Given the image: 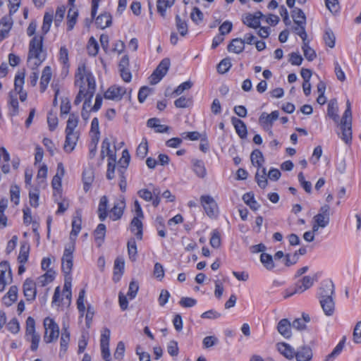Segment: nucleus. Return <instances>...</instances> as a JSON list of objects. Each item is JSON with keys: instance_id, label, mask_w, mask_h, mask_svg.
<instances>
[{"instance_id": "1", "label": "nucleus", "mask_w": 361, "mask_h": 361, "mask_svg": "<svg viewBox=\"0 0 361 361\" xmlns=\"http://www.w3.org/2000/svg\"><path fill=\"white\" fill-rule=\"evenodd\" d=\"M45 59L46 53L43 51V37L35 36L29 43L28 66L35 71Z\"/></svg>"}, {"instance_id": "2", "label": "nucleus", "mask_w": 361, "mask_h": 361, "mask_svg": "<svg viewBox=\"0 0 361 361\" xmlns=\"http://www.w3.org/2000/svg\"><path fill=\"white\" fill-rule=\"evenodd\" d=\"M351 104L348 99L346 109L340 119V128L342 131L341 139L348 147L351 145L353 138Z\"/></svg>"}, {"instance_id": "3", "label": "nucleus", "mask_w": 361, "mask_h": 361, "mask_svg": "<svg viewBox=\"0 0 361 361\" xmlns=\"http://www.w3.org/2000/svg\"><path fill=\"white\" fill-rule=\"evenodd\" d=\"M85 80L87 87H96L95 79L92 73L87 69L85 63L79 64L75 74V85L79 88H85Z\"/></svg>"}, {"instance_id": "4", "label": "nucleus", "mask_w": 361, "mask_h": 361, "mask_svg": "<svg viewBox=\"0 0 361 361\" xmlns=\"http://www.w3.org/2000/svg\"><path fill=\"white\" fill-rule=\"evenodd\" d=\"M44 341L50 343L56 341L59 336V327L54 320L50 317L44 319Z\"/></svg>"}, {"instance_id": "5", "label": "nucleus", "mask_w": 361, "mask_h": 361, "mask_svg": "<svg viewBox=\"0 0 361 361\" xmlns=\"http://www.w3.org/2000/svg\"><path fill=\"white\" fill-rule=\"evenodd\" d=\"M74 250L75 245L73 243H70L65 247L63 255L61 259V269L65 275V277H67L71 273L73 265V253Z\"/></svg>"}, {"instance_id": "6", "label": "nucleus", "mask_w": 361, "mask_h": 361, "mask_svg": "<svg viewBox=\"0 0 361 361\" xmlns=\"http://www.w3.org/2000/svg\"><path fill=\"white\" fill-rule=\"evenodd\" d=\"M171 65L169 58H165L161 61L156 69L149 77V82L151 85L157 84L167 73Z\"/></svg>"}, {"instance_id": "7", "label": "nucleus", "mask_w": 361, "mask_h": 361, "mask_svg": "<svg viewBox=\"0 0 361 361\" xmlns=\"http://www.w3.org/2000/svg\"><path fill=\"white\" fill-rule=\"evenodd\" d=\"M329 216L330 207L329 205L325 204L320 208L319 212L314 217L315 224L312 227L313 231H317L319 227H326L329 224Z\"/></svg>"}, {"instance_id": "8", "label": "nucleus", "mask_w": 361, "mask_h": 361, "mask_svg": "<svg viewBox=\"0 0 361 361\" xmlns=\"http://www.w3.org/2000/svg\"><path fill=\"white\" fill-rule=\"evenodd\" d=\"M314 281L315 279L314 277H311L310 276H303L295 283L294 290L286 295L284 298H287L294 294L302 293L313 286Z\"/></svg>"}, {"instance_id": "9", "label": "nucleus", "mask_w": 361, "mask_h": 361, "mask_svg": "<svg viewBox=\"0 0 361 361\" xmlns=\"http://www.w3.org/2000/svg\"><path fill=\"white\" fill-rule=\"evenodd\" d=\"M200 202L208 216L212 218L217 215V204L212 197L210 195H202L200 197Z\"/></svg>"}, {"instance_id": "10", "label": "nucleus", "mask_w": 361, "mask_h": 361, "mask_svg": "<svg viewBox=\"0 0 361 361\" xmlns=\"http://www.w3.org/2000/svg\"><path fill=\"white\" fill-rule=\"evenodd\" d=\"M111 331L108 328H104L101 334L100 348L102 358L105 361H111V354L109 351V339Z\"/></svg>"}, {"instance_id": "11", "label": "nucleus", "mask_w": 361, "mask_h": 361, "mask_svg": "<svg viewBox=\"0 0 361 361\" xmlns=\"http://www.w3.org/2000/svg\"><path fill=\"white\" fill-rule=\"evenodd\" d=\"M279 113L278 111H274L270 114L263 112L259 118V123L264 130H270L274 122L279 118Z\"/></svg>"}, {"instance_id": "12", "label": "nucleus", "mask_w": 361, "mask_h": 361, "mask_svg": "<svg viewBox=\"0 0 361 361\" xmlns=\"http://www.w3.org/2000/svg\"><path fill=\"white\" fill-rule=\"evenodd\" d=\"M126 208V200L124 196H120L119 199L114 202L113 208L110 210V218L113 221H117L120 219L124 212Z\"/></svg>"}, {"instance_id": "13", "label": "nucleus", "mask_w": 361, "mask_h": 361, "mask_svg": "<svg viewBox=\"0 0 361 361\" xmlns=\"http://www.w3.org/2000/svg\"><path fill=\"white\" fill-rule=\"evenodd\" d=\"M126 92V90L124 87L111 86L104 93V98L110 100L120 101Z\"/></svg>"}, {"instance_id": "14", "label": "nucleus", "mask_w": 361, "mask_h": 361, "mask_svg": "<svg viewBox=\"0 0 361 361\" xmlns=\"http://www.w3.org/2000/svg\"><path fill=\"white\" fill-rule=\"evenodd\" d=\"M23 293L27 301H33L37 295L36 283L31 279H27L23 285Z\"/></svg>"}, {"instance_id": "15", "label": "nucleus", "mask_w": 361, "mask_h": 361, "mask_svg": "<svg viewBox=\"0 0 361 361\" xmlns=\"http://www.w3.org/2000/svg\"><path fill=\"white\" fill-rule=\"evenodd\" d=\"M334 293V285L330 280H324L321 283L320 287L317 291V298L322 299L332 297Z\"/></svg>"}, {"instance_id": "16", "label": "nucleus", "mask_w": 361, "mask_h": 361, "mask_svg": "<svg viewBox=\"0 0 361 361\" xmlns=\"http://www.w3.org/2000/svg\"><path fill=\"white\" fill-rule=\"evenodd\" d=\"M68 324H66L64 322L62 324V332L60 339V353L59 355L61 356V354H65L67 351L68 344L70 342V332L68 331Z\"/></svg>"}, {"instance_id": "17", "label": "nucleus", "mask_w": 361, "mask_h": 361, "mask_svg": "<svg viewBox=\"0 0 361 361\" xmlns=\"http://www.w3.org/2000/svg\"><path fill=\"white\" fill-rule=\"evenodd\" d=\"M79 135L77 132H66V140L63 149L67 152H72L77 143Z\"/></svg>"}, {"instance_id": "18", "label": "nucleus", "mask_w": 361, "mask_h": 361, "mask_svg": "<svg viewBox=\"0 0 361 361\" xmlns=\"http://www.w3.org/2000/svg\"><path fill=\"white\" fill-rule=\"evenodd\" d=\"M106 154L109 157L108 159V165H107V171H106V178L109 180H112L114 178V173L116 169V153L114 152L111 149L110 152L106 151Z\"/></svg>"}, {"instance_id": "19", "label": "nucleus", "mask_w": 361, "mask_h": 361, "mask_svg": "<svg viewBox=\"0 0 361 361\" xmlns=\"http://www.w3.org/2000/svg\"><path fill=\"white\" fill-rule=\"evenodd\" d=\"M297 361H310L312 358V351L310 347L303 345L295 351V355Z\"/></svg>"}, {"instance_id": "20", "label": "nucleus", "mask_w": 361, "mask_h": 361, "mask_svg": "<svg viewBox=\"0 0 361 361\" xmlns=\"http://www.w3.org/2000/svg\"><path fill=\"white\" fill-rule=\"evenodd\" d=\"M231 123L238 135L242 139L246 138L247 130L245 123L242 120L235 116L231 117Z\"/></svg>"}, {"instance_id": "21", "label": "nucleus", "mask_w": 361, "mask_h": 361, "mask_svg": "<svg viewBox=\"0 0 361 361\" xmlns=\"http://www.w3.org/2000/svg\"><path fill=\"white\" fill-rule=\"evenodd\" d=\"M321 307L326 316H331L335 311V302L332 297L319 299Z\"/></svg>"}, {"instance_id": "22", "label": "nucleus", "mask_w": 361, "mask_h": 361, "mask_svg": "<svg viewBox=\"0 0 361 361\" xmlns=\"http://www.w3.org/2000/svg\"><path fill=\"white\" fill-rule=\"evenodd\" d=\"M112 23V16L109 13H101L95 18V24L98 28L104 29Z\"/></svg>"}, {"instance_id": "23", "label": "nucleus", "mask_w": 361, "mask_h": 361, "mask_svg": "<svg viewBox=\"0 0 361 361\" xmlns=\"http://www.w3.org/2000/svg\"><path fill=\"white\" fill-rule=\"evenodd\" d=\"M291 324L288 319H282L277 326L279 333L286 338L291 336Z\"/></svg>"}, {"instance_id": "24", "label": "nucleus", "mask_w": 361, "mask_h": 361, "mask_svg": "<svg viewBox=\"0 0 361 361\" xmlns=\"http://www.w3.org/2000/svg\"><path fill=\"white\" fill-rule=\"evenodd\" d=\"M278 351L286 358L291 360L295 355V349L289 344L281 342L276 344Z\"/></svg>"}, {"instance_id": "25", "label": "nucleus", "mask_w": 361, "mask_h": 361, "mask_svg": "<svg viewBox=\"0 0 361 361\" xmlns=\"http://www.w3.org/2000/svg\"><path fill=\"white\" fill-rule=\"evenodd\" d=\"M141 217H133L130 223V230L133 233L138 240L142 238V229L143 225L142 223Z\"/></svg>"}, {"instance_id": "26", "label": "nucleus", "mask_w": 361, "mask_h": 361, "mask_svg": "<svg viewBox=\"0 0 361 361\" xmlns=\"http://www.w3.org/2000/svg\"><path fill=\"white\" fill-rule=\"evenodd\" d=\"M338 106L336 99H331L328 104L327 116L332 119L337 126H338Z\"/></svg>"}, {"instance_id": "27", "label": "nucleus", "mask_w": 361, "mask_h": 361, "mask_svg": "<svg viewBox=\"0 0 361 361\" xmlns=\"http://www.w3.org/2000/svg\"><path fill=\"white\" fill-rule=\"evenodd\" d=\"M65 170L62 163H59L57 166V173L54 176L51 180V185L54 190H59L61 188V179L64 176Z\"/></svg>"}, {"instance_id": "28", "label": "nucleus", "mask_w": 361, "mask_h": 361, "mask_svg": "<svg viewBox=\"0 0 361 361\" xmlns=\"http://www.w3.org/2000/svg\"><path fill=\"white\" fill-rule=\"evenodd\" d=\"M51 67L49 66H47L44 68L40 79V91L42 92H44L48 86V84L49 83L51 78Z\"/></svg>"}, {"instance_id": "29", "label": "nucleus", "mask_w": 361, "mask_h": 361, "mask_svg": "<svg viewBox=\"0 0 361 361\" xmlns=\"http://www.w3.org/2000/svg\"><path fill=\"white\" fill-rule=\"evenodd\" d=\"M125 262L122 257H117L114 261V281H118L124 272Z\"/></svg>"}, {"instance_id": "30", "label": "nucleus", "mask_w": 361, "mask_h": 361, "mask_svg": "<svg viewBox=\"0 0 361 361\" xmlns=\"http://www.w3.org/2000/svg\"><path fill=\"white\" fill-rule=\"evenodd\" d=\"M108 202L109 200L106 195L101 197L97 209L98 216L101 221H104L107 217Z\"/></svg>"}, {"instance_id": "31", "label": "nucleus", "mask_w": 361, "mask_h": 361, "mask_svg": "<svg viewBox=\"0 0 361 361\" xmlns=\"http://www.w3.org/2000/svg\"><path fill=\"white\" fill-rule=\"evenodd\" d=\"M78 11L75 6H71L67 15V30L71 31L73 29L77 23Z\"/></svg>"}, {"instance_id": "32", "label": "nucleus", "mask_w": 361, "mask_h": 361, "mask_svg": "<svg viewBox=\"0 0 361 361\" xmlns=\"http://www.w3.org/2000/svg\"><path fill=\"white\" fill-rule=\"evenodd\" d=\"M18 298V288L12 286L9 288L7 294L3 298L4 303L6 306H11Z\"/></svg>"}, {"instance_id": "33", "label": "nucleus", "mask_w": 361, "mask_h": 361, "mask_svg": "<svg viewBox=\"0 0 361 361\" xmlns=\"http://www.w3.org/2000/svg\"><path fill=\"white\" fill-rule=\"evenodd\" d=\"M245 49V40L240 38L233 39L228 45V51H232L235 54L241 53Z\"/></svg>"}, {"instance_id": "34", "label": "nucleus", "mask_w": 361, "mask_h": 361, "mask_svg": "<svg viewBox=\"0 0 361 361\" xmlns=\"http://www.w3.org/2000/svg\"><path fill=\"white\" fill-rule=\"evenodd\" d=\"M192 164L195 173L200 178H204L207 174L204 161L200 159H192Z\"/></svg>"}, {"instance_id": "35", "label": "nucleus", "mask_w": 361, "mask_h": 361, "mask_svg": "<svg viewBox=\"0 0 361 361\" xmlns=\"http://www.w3.org/2000/svg\"><path fill=\"white\" fill-rule=\"evenodd\" d=\"M55 279V271L53 269H49L45 274L40 276L37 279V284L44 287L52 282Z\"/></svg>"}, {"instance_id": "36", "label": "nucleus", "mask_w": 361, "mask_h": 361, "mask_svg": "<svg viewBox=\"0 0 361 361\" xmlns=\"http://www.w3.org/2000/svg\"><path fill=\"white\" fill-rule=\"evenodd\" d=\"M250 159L252 165L260 169L262 167V164L264 161V158L262 152L259 149H255L250 155Z\"/></svg>"}, {"instance_id": "37", "label": "nucleus", "mask_w": 361, "mask_h": 361, "mask_svg": "<svg viewBox=\"0 0 361 361\" xmlns=\"http://www.w3.org/2000/svg\"><path fill=\"white\" fill-rule=\"evenodd\" d=\"M30 245L27 243H21L20 252L18 257V262L20 264H25L29 257Z\"/></svg>"}, {"instance_id": "38", "label": "nucleus", "mask_w": 361, "mask_h": 361, "mask_svg": "<svg viewBox=\"0 0 361 361\" xmlns=\"http://www.w3.org/2000/svg\"><path fill=\"white\" fill-rule=\"evenodd\" d=\"M130 156L128 149L122 152V157L118 161V170L126 171L129 165Z\"/></svg>"}, {"instance_id": "39", "label": "nucleus", "mask_w": 361, "mask_h": 361, "mask_svg": "<svg viewBox=\"0 0 361 361\" xmlns=\"http://www.w3.org/2000/svg\"><path fill=\"white\" fill-rule=\"evenodd\" d=\"M176 26L181 36L184 37L188 34V27L187 22L183 20L179 15L176 16Z\"/></svg>"}, {"instance_id": "40", "label": "nucleus", "mask_w": 361, "mask_h": 361, "mask_svg": "<svg viewBox=\"0 0 361 361\" xmlns=\"http://www.w3.org/2000/svg\"><path fill=\"white\" fill-rule=\"evenodd\" d=\"M90 133L92 135V142H98L99 140V120L97 118H94L91 123Z\"/></svg>"}, {"instance_id": "41", "label": "nucleus", "mask_w": 361, "mask_h": 361, "mask_svg": "<svg viewBox=\"0 0 361 361\" xmlns=\"http://www.w3.org/2000/svg\"><path fill=\"white\" fill-rule=\"evenodd\" d=\"M78 116L75 113L70 114L65 132H74L75 128L78 126Z\"/></svg>"}, {"instance_id": "42", "label": "nucleus", "mask_w": 361, "mask_h": 361, "mask_svg": "<svg viewBox=\"0 0 361 361\" xmlns=\"http://www.w3.org/2000/svg\"><path fill=\"white\" fill-rule=\"evenodd\" d=\"M82 220L80 216H75L72 221V230L70 233V238H75L81 230Z\"/></svg>"}, {"instance_id": "43", "label": "nucleus", "mask_w": 361, "mask_h": 361, "mask_svg": "<svg viewBox=\"0 0 361 361\" xmlns=\"http://www.w3.org/2000/svg\"><path fill=\"white\" fill-rule=\"evenodd\" d=\"M260 174V169H257V171L255 175V180L257 183V185L261 188H265L267 185V179L266 178L267 171L265 168H262Z\"/></svg>"}, {"instance_id": "44", "label": "nucleus", "mask_w": 361, "mask_h": 361, "mask_svg": "<svg viewBox=\"0 0 361 361\" xmlns=\"http://www.w3.org/2000/svg\"><path fill=\"white\" fill-rule=\"evenodd\" d=\"M243 22L245 25L252 28H257L260 27V21L258 20V18L252 16V14H247L243 20Z\"/></svg>"}, {"instance_id": "45", "label": "nucleus", "mask_w": 361, "mask_h": 361, "mask_svg": "<svg viewBox=\"0 0 361 361\" xmlns=\"http://www.w3.org/2000/svg\"><path fill=\"white\" fill-rule=\"evenodd\" d=\"M260 261L267 270H272L275 267L273 257L267 253H262L260 255Z\"/></svg>"}, {"instance_id": "46", "label": "nucleus", "mask_w": 361, "mask_h": 361, "mask_svg": "<svg viewBox=\"0 0 361 361\" xmlns=\"http://www.w3.org/2000/svg\"><path fill=\"white\" fill-rule=\"evenodd\" d=\"M127 247L130 259L133 262L135 261L137 252L135 240L134 238L129 240L128 241Z\"/></svg>"}, {"instance_id": "47", "label": "nucleus", "mask_w": 361, "mask_h": 361, "mask_svg": "<svg viewBox=\"0 0 361 361\" xmlns=\"http://www.w3.org/2000/svg\"><path fill=\"white\" fill-rule=\"evenodd\" d=\"M295 23L298 25L294 27L295 33L301 37L303 42H306L307 35L303 20H295Z\"/></svg>"}, {"instance_id": "48", "label": "nucleus", "mask_w": 361, "mask_h": 361, "mask_svg": "<svg viewBox=\"0 0 361 361\" xmlns=\"http://www.w3.org/2000/svg\"><path fill=\"white\" fill-rule=\"evenodd\" d=\"M302 49L305 57L309 61H312L316 58L317 55H316L314 50L309 46V43L307 41L303 42Z\"/></svg>"}, {"instance_id": "49", "label": "nucleus", "mask_w": 361, "mask_h": 361, "mask_svg": "<svg viewBox=\"0 0 361 361\" xmlns=\"http://www.w3.org/2000/svg\"><path fill=\"white\" fill-rule=\"evenodd\" d=\"M96 87L92 86L91 87H87L85 94H84V103L83 108L86 109L87 107H90L92 104V99L94 94Z\"/></svg>"}, {"instance_id": "50", "label": "nucleus", "mask_w": 361, "mask_h": 361, "mask_svg": "<svg viewBox=\"0 0 361 361\" xmlns=\"http://www.w3.org/2000/svg\"><path fill=\"white\" fill-rule=\"evenodd\" d=\"M59 61L63 65V68L68 69L69 67L68 50L65 47H61L59 51Z\"/></svg>"}, {"instance_id": "51", "label": "nucleus", "mask_w": 361, "mask_h": 361, "mask_svg": "<svg viewBox=\"0 0 361 361\" xmlns=\"http://www.w3.org/2000/svg\"><path fill=\"white\" fill-rule=\"evenodd\" d=\"M53 20V13H46L43 18L42 32L46 35L50 30L51 24Z\"/></svg>"}, {"instance_id": "52", "label": "nucleus", "mask_w": 361, "mask_h": 361, "mask_svg": "<svg viewBox=\"0 0 361 361\" xmlns=\"http://www.w3.org/2000/svg\"><path fill=\"white\" fill-rule=\"evenodd\" d=\"M37 334L35 331V321L32 317H28L26 319L25 337Z\"/></svg>"}, {"instance_id": "53", "label": "nucleus", "mask_w": 361, "mask_h": 361, "mask_svg": "<svg viewBox=\"0 0 361 361\" xmlns=\"http://www.w3.org/2000/svg\"><path fill=\"white\" fill-rule=\"evenodd\" d=\"M98 51H99V44H98L97 42L96 41V39L93 37H91L88 41V44H87L88 54L90 56H95L97 54Z\"/></svg>"}, {"instance_id": "54", "label": "nucleus", "mask_w": 361, "mask_h": 361, "mask_svg": "<svg viewBox=\"0 0 361 361\" xmlns=\"http://www.w3.org/2000/svg\"><path fill=\"white\" fill-rule=\"evenodd\" d=\"M25 82V73H18L15 76L14 89L16 92H21Z\"/></svg>"}, {"instance_id": "55", "label": "nucleus", "mask_w": 361, "mask_h": 361, "mask_svg": "<svg viewBox=\"0 0 361 361\" xmlns=\"http://www.w3.org/2000/svg\"><path fill=\"white\" fill-rule=\"evenodd\" d=\"M231 67V62L229 58H225L222 59L217 66V71L224 74L229 71Z\"/></svg>"}, {"instance_id": "56", "label": "nucleus", "mask_w": 361, "mask_h": 361, "mask_svg": "<svg viewBox=\"0 0 361 361\" xmlns=\"http://www.w3.org/2000/svg\"><path fill=\"white\" fill-rule=\"evenodd\" d=\"M9 104L13 109V112L11 113V116H16L18 114V101L17 94H13L12 92L9 93Z\"/></svg>"}, {"instance_id": "57", "label": "nucleus", "mask_w": 361, "mask_h": 361, "mask_svg": "<svg viewBox=\"0 0 361 361\" xmlns=\"http://www.w3.org/2000/svg\"><path fill=\"white\" fill-rule=\"evenodd\" d=\"M324 39L325 41L326 44L328 45L329 47L332 48L334 47L336 37L331 29L327 28L326 30L324 35Z\"/></svg>"}, {"instance_id": "58", "label": "nucleus", "mask_w": 361, "mask_h": 361, "mask_svg": "<svg viewBox=\"0 0 361 361\" xmlns=\"http://www.w3.org/2000/svg\"><path fill=\"white\" fill-rule=\"evenodd\" d=\"M39 196V191L37 188H35L33 190H30L29 202L32 207H35V208L38 207Z\"/></svg>"}, {"instance_id": "59", "label": "nucleus", "mask_w": 361, "mask_h": 361, "mask_svg": "<svg viewBox=\"0 0 361 361\" xmlns=\"http://www.w3.org/2000/svg\"><path fill=\"white\" fill-rule=\"evenodd\" d=\"M8 271V275L10 279H12V274L10 267V264L8 262L4 261L0 263V278H2L3 280H6L5 274L6 272Z\"/></svg>"}, {"instance_id": "60", "label": "nucleus", "mask_w": 361, "mask_h": 361, "mask_svg": "<svg viewBox=\"0 0 361 361\" xmlns=\"http://www.w3.org/2000/svg\"><path fill=\"white\" fill-rule=\"evenodd\" d=\"M11 200L16 205L19 204L20 201V188L17 185H12L10 189Z\"/></svg>"}, {"instance_id": "61", "label": "nucleus", "mask_w": 361, "mask_h": 361, "mask_svg": "<svg viewBox=\"0 0 361 361\" xmlns=\"http://www.w3.org/2000/svg\"><path fill=\"white\" fill-rule=\"evenodd\" d=\"M148 152L147 142L145 140V142H142L136 149V155L140 159H143Z\"/></svg>"}, {"instance_id": "62", "label": "nucleus", "mask_w": 361, "mask_h": 361, "mask_svg": "<svg viewBox=\"0 0 361 361\" xmlns=\"http://www.w3.org/2000/svg\"><path fill=\"white\" fill-rule=\"evenodd\" d=\"M193 85V83L190 81H185L183 83H181L180 85H178L173 91V94L175 95H180L185 90L190 89Z\"/></svg>"}, {"instance_id": "63", "label": "nucleus", "mask_w": 361, "mask_h": 361, "mask_svg": "<svg viewBox=\"0 0 361 361\" xmlns=\"http://www.w3.org/2000/svg\"><path fill=\"white\" fill-rule=\"evenodd\" d=\"M203 17L204 15L199 8L195 7L192 9V11L190 14V18L195 23L199 24V23L202 21Z\"/></svg>"}, {"instance_id": "64", "label": "nucleus", "mask_w": 361, "mask_h": 361, "mask_svg": "<svg viewBox=\"0 0 361 361\" xmlns=\"http://www.w3.org/2000/svg\"><path fill=\"white\" fill-rule=\"evenodd\" d=\"M353 339L355 343H361V321L358 322L355 326Z\"/></svg>"}]
</instances>
